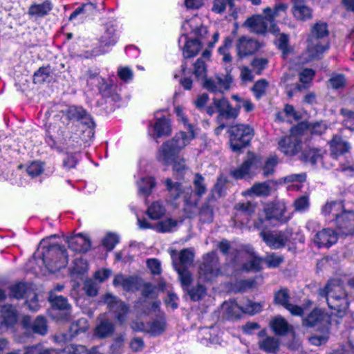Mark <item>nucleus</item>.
Here are the masks:
<instances>
[{"label":"nucleus","mask_w":354,"mask_h":354,"mask_svg":"<svg viewBox=\"0 0 354 354\" xmlns=\"http://www.w3.org/2000/svg\"><path fill=\"white\" fill-rule=\"evenodd\" d=\"M73 121H81L89 127L93 125L91 118L82 107L70 106L58 122L48 126L46 139L48 145L59 151L80 150L79 137L71 135L68 130L73 125Z\"/></svg>","instance_id":"f257e3e1"},{"label":"nucleus","mask_w":354,"mask_h":354,"mask_svg":"<svg viewBox=\"0 0 354 354\" xmlns=\"http://www.w3.org/2000/svg\"><path fill=\"white\" fill-rule=\"evenodd\" d=\"M319 295L324 297L328 307L335 310L333 314L339 317L345 315L348 308V301L343 284L339 280L329 281L325 288L319 290Z\"/></svg>","instance_id":"f03ea898"},{"label":"nucleus","mask_w":354,"mask_h":354,"mask_svg":"<svg viewBox=\"0 0 354 354\" xmlns=\"http://www.w3.org/2000/svg\"><path fill=\"white\" fill-rule=\"evenodd\" d=\"M328 35V26L326 23L317 22L313 26L308 39L307 49L304 54L303 62H308L321 57L329 47L327 40Z\"/></svg>","instance_id":"7ed1b4c3"},{"label":"nucleus","mask_w":354,"mask_h":354,"mask_svg":"<svg viewBox=\"0 0 354 354\" xmlns=\"http://www.w3.org/2000/svg\"><path fill=\"white\" fill-rule=\"evenodd\" d=\"M188 133L181 131L177 133L171 140L165 142L159 149L157 159L164 165H169L176 156L187 146L195 136L193 125H188Z\"/></svg>","instance_id":"20e7f679"},{"label":"nucleus","mask_w":354,"mask_h":354,"mask_svg":"<svg viewBox=\"0 0 354 354\" xmlns=\"http://www.w3.org/2000/svg\"><path fill=\"white\" fill-rule=\"evenodd\" d=\"M344 209L342 202L329 201L322 207L321 214L326 221L334 222L342 234L348 235L354 232V213H348L345 215L348 218L346 225L343 221L344 217L340 216Z\"/></svg>","instance_id":"39448f33"},{"label":"nucleus","mask_w":354,"mask_h":354,"mask_svg":"<svg viewBox=\"0 0 354 354\" xmlns=\"http://www.w3.org/2000/svg\"><path fill=\"white\" fill-rule=\"evenodd\" d=\"M46 241L43 239L40 244L46 248V250L43 253V261L48 269L54 272L65 268L68 264V259L64 247L58 244L46 246Z\"/></svg>","instance_id":"423d86ee"},{"label":"nucleus","mask_w":354,"mask_h":354,"mask_svg":"<svg viewBox=\"0 0 354 354\" xmlns=\"http://www.w3.org/2000/svg\"><path fill=\"white\" fill-rule=\"evenodd\" d=\"M230 147L233 151H238L249 145L254 136V129L248 124H236L229 130Z\"/></svg>","instance_id":"0eeeda50"},{"label":"nucleus","mask_w":354,"mask_h":354,"mask_svg":"<svg viewBox=\"0 0 354 354\" xmlns=\"http://www.w3.org/2000/svg\"><path fill=\"white\" fill-rule=\"evenodd\" d=\"M292 235L291 228H286L284 230L262 231L260 233L266 244L274 250L285 247L290 242Z\"/></svg>","instance_id":"6e6552de"},{"label":"nucleus","mask_w":354,"mask_h":354,"mask_svg":"<svg viewBox=\"0 0 354 354\" xmlns=\"http://www.w3.org/2000/svg\"><path fill=\"white\" fill-rule=\"evenodd\" d=\"M304 124H299L298 126L292 129L291 134L281 138L278 142V149L283 154L292 156L301 150V142L297 135L299 130L304 127Z\"/></svg>","instance_id":"1a4fd4ad"},{"label":"nucleus","mask_w":354,"mask_h":354,"mask_svg":"<svg viewBox=\"0 0 354 354\" xmlns=\"http://www.w3.org/2000/svg\"><path fill=\"white\" fill-rule=\"evenodd\" d=\"M233 82L230 71L226 70L225 73H219L214 77L206 79L203 86L209 92L223 94L230 90Z\"/></svg>","instance_id":"9d476101"},{"label":"nucleus","mask_w":354,"mask_h":354,"mask_svg":"<svg viewBox=\"0 0 354 354\" xmlns=\"http://www.w3.org/2000/svg\"><path fill=\"white\" fill-rule=\"evenodd\" d=\"M220 274L221 270L216 254L212 252L204 256L203 263L199 267V279L203 281H211Z\"/></svg>","instance_id":"9b49d317"},{"label":"nucleus","mask_w":354,"mask_h":354,"mask_svg":"<svg viewBox=\"0 0 354 354\" xmlns=\"http://www.w3.org/2000/svg\"><path fill=\"white\" fill-rule=\"evenodd\" d=\"M261 158L253 153H248L243 164L231 171V175L235 179L251 178L261 167Z\"/></svg>","instance_id":"f8f14e48"},{"label":"nucleus","mask_w":354,"mask_h":354,"mask_svg":"<svg viewBox=\"0 0 354 354\" xmlns=\"http://www.w3.org/2000/svg\"><path fill=\"white\" fill-rule=\"evenodd\" d=\"M261 262L262 259L255 254L253 249L250 248L247 251L239 252L233 264L236 269H239V265L241 264L242 270L257 272L261 269Z\"/></svg>","instance_id":"ddd939ff"},{"label":"nucleus","mask_w":354,"mask_h":354,"mask_svg":"<svg viewBox=\"0 0 354 354\" xmlns=\"http://www.w3.org/2000/svg\"><path fill=\"white\" fill-rule=\"evenodd\" d=\"M131 328L136 331H146L153 336H158L167 328V322L164 313L157 315L156 317L145 326L142 322H133Z\"/></svg>","instance_id":"4468645a"},{"label":"nucleus","mask_w":354,"mask_h":354,"mask_svg":"<svg viewBox=\"0 0 354 354\" xmlns=\"http://www.w3.org/2000/svg\"><path fill=\"white\" fill-rule=\"evenodd\" d=\"M286 203L283 201H274L265 204L263 211L266 219L277 221L284 223L290 219V216L286 214Z\"/></svg>","instance_id":"2eb2a0df"},{"label":"nucleus","mask_w":354,"mask_h":354,"mask_svg":"<svg viewBox=\"0 0 354 354\" xmlns=\"http://www.w3.org/2000/svg\"><path fill=\"white\" fill-rule=\"evenodd\" d=\"M116 41L117 35L115 33V29L113 26H109L106 28L104 32L101 36L100 46L93 49L91 52H86L84 55V57L88 59L103 55L108 52V49H106L105 48H109V46L115 45Z\"/></svg>","instance_id":"dca6fc26"},{"label":"nucleus","mask_w":354,"mask_h":354,"mask_svg":"<svg viewBox=\"0 0 354 354\" xmlns=\"http://www.w3.org/2000/svg\"><path fill=\"white\" fill-rule=\"evenodd\" d=\"M104 301L114 315L115 318L120 324L124 323L129 311V307L122 301L111 294H106L104 296Z\"/></svg>","instance_id":"f3484780"},{"label":"nucleus","mask_w":354,"mask_h":354,"mask_svg":"<svg viewBox=\"0 0 354 354\" xmlns=\"http://www.w3.org/2000/svg\"><path fill=\"white\" fill-rule=\"evenodd\" d=\"M288 8L287 3L279 2L274 6L273 9L269 7L263 9V15H266V20L269 21L270 32L273 34L279 32V28L275 21L276 19L283 17L286 15Z\"/></svg>","instance_id":"a211bd4d"},{"label":"nucleus","mask_w":354,"mask_h":354,"mask_svg":"<svg viewBox=\"0 0 354 354\" xmlns=\"http://www.w3.org/2000/svg\"><path fill=\"white\" fill-rule=\"evenodd\" d=\"M182 35L187 36L189 33L194 34L197 38H203L207 33V28L202 24L200 17L194 16L191 19L186 20L182 25Z\"/></svg>","instance_id":"6ab92c4d"},{"label":"nucleus","mask_w":354,"mask_h":354,"mask_svg":"<svg viewBox=\"0 0 354 354\" xmlns=\"http://www.w3.org/2000/svg\"><path fill=\"white\" fill-rule=\"evenodd\" d=\"M214 104L219 113L218 120H220L222 118L235 119L238 117L241 109V105L232 107L224 97L221 99L214 98Z\"/></svg>","instance_id":"aec40b11"},{"label":"nucleus","mask_w":354,"mask_h":354,"mask_svg":"<svg viewBox=\"0 0 354 354\" xmlns=\"http://www.w3.org/2000/svg\"><path fill=\"white\" fill-rule=\"evenodd\" d=\"M243 26L248 28L250 31L258 34L270 32L269 21L266 20V15H253L244 22Z\"/></svg>","instance_id":"412c9836"},{"label":"nucleus","mask_w":354,"mask_h":354,"mask_svg":"<svg viewBox=\"0 0 354 354\" xmlns=\"http://www.w3.org/2000/svg\"><path fill=\"white\" fill-rule=\"evenodd\" d=\"M313 241L318 248H328L337 242V234L332 229L324 228L316 233Z\"/></svg>","instance_id":"4be33fe9"},{"label":"nucleus","mask_w":354,"mask_h":354,"mask_svg":"<svg viewBox=\"0 0 354 354\" xmlns=\"http://www.w3.org/2000/svg\"><path fill=\"white\" fill-rule=\"evenodd\" d=\"M170 254L174 268H187L192 264L194 257V252L188 248L183 249L178 253L171 250Z\"/></svg>","instance_id":"5701e85b"},{"label":"nucleus","mask_w":354,"mask_h":354,"mask_svg":"<svg viewBox=\"0 0 354 354\" xmlns=\"http://www.w3.org/2000/svg\"><path fill=\"white\" fill-rule=\"evenodd\" d=\"M200 39L201 38H196L187 40V36H180L178 40V44L180 45L182 42L184 43L183 54L185 58L193 57L198 53L202 46V43L200 41Z\"/></svg>","instance_id":"b1692460"},{"label":"nucleus","mask_w":354,"mask_h":354,"mask_svg":"<svg viewBox=\"0 0 354 354\" xmlns=\"http://www.w3.org/2000/svg\"><path fill=\"white\" fill-rule=\"evenodd\" d=\"M239 0H214L212 10L217 14H223L227 12L233 18L237 17V7L236 2Z\"/></svg>","instance_id":"393cba45"},{"label":"nucleus","mask_w":354,"mask_h":354,"mask_svg":"<svg viewBox=\"0 0 354 354\" xmlns=\"http://www.w3.org/2000/svg\"><path fill=\"white\" fill-rule=\"evenodd\" d=\"M66 241L68 248L75 252H86L91 248L90 240L82 234L71 236Z\"/></svg>","instance_id":"a878e982"},{"label":"nucleus","mask_w":354,"mask_h":354,"mask_svg":"<svg viewBox=\"0 0 354 354\" xmlns=\"http://www.w3.org/2000/svg\"><path fill=\"white\" fill-rule=\"evenodd\" d=\"M289 295L287 290L282 289L278 291L274 296L276 303L284 306L292 315H301L304 310L301 307L288 303Z\"/></svg>","instance_id":"bb28decb"},{"label":"nucleus","mask_w":354,"mask_h":354,"mask_svg":"<svg viewBox=\"0 0 354 354\" xmlns=\"http://www.w3.org/2000/svg\"><path fill=\"white\" fill-rule=\"evenodd\" d=\"M237 55L239 57H243L254 53L257 49V43L247 37H241L239 39L236 45Z\"/></svg>","instance_id":"cd10ccee"},{"label":"nucleus","mask_w":354,"mask_h":354,"mask_svg":"<svg viewBox=\"0 0 354 354\" xmlns=\"http://www.w3.org/2000/svg\"><path fill=\"white\" fill-rule=\"evenodd\" d=\"M97 324L94 329V335L100 339H104L111 336L114 330V324L102 315L97 318Z\"/></svg>","instance_id":"c85d7f7f"},{"label":"nucleus","mask_w":354,"mask_h":354,"mask_svg":"<svg viewBox=\"0 0 354 354\" xmlns=\"http://www.w3.org/2000/svg\"><path fill=\"white\" fill-rule=\"evenodd\" d=\"M1 312L0 333H2L4 327L12 326L17 322V313L15 308L10 305L3 306Z\"/></svg>","instance_id":"c756f323"},{"label":"nucleus","mask_w":354,"mask_h":354,"mask_svg":"<svg viewBox=\"0 0 354 354\" xmlns=\"http://www.w3.org/2000/svg\"><path fill=\"white\" fill-rule=\"evenodd\" d=\"M53 8L52 2L45 0L41 3H33L28 8V14L32 17L43 18L48 15Z\"/></svg>","instance_id":"7c9ffc66"},{"label":"nucleus","mask_w":354,"mask_h":354,"mask_svg":"<svg viewBox=\"0 0 354 354\" xmlns=\"http://www.w3.org/2000/svg\"><path fill=\"white\" fill-rule=\"evenodd\" d=\"M113 283L115 286H122L126 291H134L140 286L137 277H125L121 274L115 277Z\"/></svg>","instance_id":"2f4dec72"},{"label":"nucleus","mask_w":354,"mask_h":354,"mask_svg":"<svg viewBox=\"0 0 354 354\" xmlns=\"http://www.w3.org/2000/svg\"><path fill=\"white\" fill-rule=\"evenodd\" d=\"M329 145L331 153L335 156L348 152L351 149L350 143L344 140L340 135H335L329 142Z\"/></svg>","instance_id":"473e14b6"},{"label":"nucleus","mask_w":354,"mask_h":354,"mask_svg":"<svg viewBox=\"0 0 354 354\" xmlns=\"http://www.w3.org/2000/svg\"><path fill=\"white\" fill-rule=\"evenodd\" d=\"M236 221H239L242 224H247L250 217L254 212L255 205L250 202L239 203L236 206Z\"/></svg>","instance_id":"72a5a7b5"},{"label":"nucleus","mask_w":354,"mask_h":354,"mask_svg":"<svg viewBox=\"0 0 354 354\" xmlns=\"http://www.w3.org/2000/svg\"><path fill=\"white\" fill-rule=\"evenodd\" d=\"M328 322V318L322 311L315 309L303 319V325L307 327H313L318 325L326 326Z\"/></svg>","instance_id":"f704fd0d"},{"label":"nucleus","mask_w":354,"mask_h":354,"mask_svg":"<svg viewBox=\"0 0 354 354\" xmlns=\"http://www.w3.org/2000/svg\"><path fill=\"white\" fill-rule=\"evenodd\" d=\"M324 153L325 151L321 149L306 147L302 151L301 160L305 162L315 165L322 159Z\"/></svg>","instance_id":"c9c22d12"},{"label":"nucleus","mask_w":354,"mask_h":354,"mask_svg":"<svg viewBox=\"0 0 354 354\" xmlns=\"http://www.w3.org/2000/svg\"><path fill=\"white\" fill-rule=\"evenodd\" d=\"M149 217L153 220H158L162 218L166 213V208L161 201L152 203L147 211Z\"/></svg>","instance_id":"e433bc0d"},{"label":"nucleus","mask_w":354,"mask_h":354,"mask_svg":"<svg viewBox=\"0 0 354 354\" xmlns=\"http://www.w3.org/2000/svg\"><path fill=\"white\" fill-rule=\"evenodd\" d=\"M154 136L161 137L167 136L171 133V126L169 120L165 118L158 119L153 126Z\"/></svg>","instance_id":"4c0bfd02"},{"label":"nucleus","mask_w":354,"mask_h":354,"mask_svg":"<svg viewBox=\"0 0 354 354\" xmlns=\"http://www.w3.org/2000/svg\"><path fill=\"white\" fill-rule=\"evenodd\" d=\"M223 308L226 310L229 317L238 318L242 313H244L243 306H239L235 301L224 302Z\"/></svg>","instance_id":"58836bf2"},{"label":"nucleus","mask_w":354,"mask_h":354,"mask_svg":"<svg viewBox=\"0 0 354 354\" xmlns=\"http://www.w3.org/2000/svg\"><path fill=\"white\" fill-rule=\"evenodd\" d=\"M270 326L277 335H285L290 329L288 322L281 317H275L271 322Z\"/></svg>","instance_id":"ea45409f"},{"label":"nucleus","mask_w":354,"mask_h":354,"mask_svg":"<svg viewBox=\"0 0 354 354\" xmlns=\"http://www.w3.org/2000/svg\"><path fill=\"white\" fill-rule=\"evenodd\" d=\"M293 78L292 74H285L281 77V82L285 84L286 91L288 97H292L297 91H301L304 86L298 83L289 84L288 82Z\"/></svg>","instance_id":"a19ab883"},{"label":"nucleus","mask_w":354,"mask_h":354,"mask_svg":"<svg viewBox=\"0 0 354 354\" xmlns=\"http://www.w3.org/2000/svg\"><path fill=\"white\" fill-rule=\"evenodd\" d=\"M292 12L294 16L300 20H307L312 17L310 9L308 7L297 1L295 3Z\"/></svg>","instance_id":"79ce46f5"},{"label":"nucleus","mask_w":354,"mask_h":354,"mask_svg":"<svg viewBox=\"0 0 354 354\" xmlns=\"http://www.w3.org/2000/svg\"><path fill=\"white\" fill-rule=\"evenodd\" d=\"M156 185L155 180L151 177H145L138 182V191L140 194L149 196Z\"/></svg>","instance_id":"37998d69"},{"label":"nucleus","mask_w":354,"mask_h":354,"mask_svg":"<svg viewBox=\"0 0 354 354\" xmlns=\"http://www.w3.org/2000/svg\"><path fill=\"white\" fill-rule=\"evenodd\" d=\"M259 347L266 353H276L279 348V340L268 337L259 342Z\"/></svg>","instance_id":"c03bdc74"},{"label":"nucleus","mask_w":354,"mask_h":354,"mask_svg":"<svg viewBox=\"0 0 354 354\" xmlns=\"http://www.w3.org/2000/svg\"><path fill=\"white\" fill-rule=\"evenodd\" d=\"M48 300L54 308L59 310H68L71 307L66 298L62 296H57L53 292H50Z\"/></svg>","instance_id":"a18cd8bd"},{"label":"nucleus","mask_w":354,"mask_h":354,"mask_svg":"<svg viewBox=\"0 0 354 354\" xmlns=\"http://www.w3.org/2000/svg\"><path fill=\"white\" fill-rule=\"evenodd\" d=\"M88 328V324L85 318H81L73 323L70 326V337H74L80 333H84Z\"/></svg>","instance_id":"49530a36"},{"label":"nucleus","mask_w":354,"mask_h":354,"mask_svg":"<svg viewBox=\"0 0 354 354\" xmlns=\"http://www.w3.org/2000/svg\"><path fill=\"white\" fill-rule=\"evenodd\" d=\"M88 83L91 85H96L99 91L102 94H105L108 92L111 87V84L109 82L97 75L90 76L88 80Z\"/></svg>","instance_id":"de8ad7c7"},{"label":"nucleus","mask_w":354,"mask_h":354,"mask_svg":"<svg viewBox=\"0 0 354 354\" xmlns=\"http://www.w3.org/2000/svg\"><path fill=\"white\" fill-rule=\"evenodd\" d=\"M88 270V264L86 260L82 257L76 258L73 261L71 268V274L76 275H83L87 272Z\"/></svg>","instance_id":"09e8293b"},{"label":"nucleus","mask_w":354,"mask_h":354,"mask_svg":"<svg viewBox=\"0 0 354 354\" xmlns=\"http://www.w3.org/2000/svg\"><path fill=\"white\" fill-rule=\"evenodd\" d=\"M178 222L172 218H167L156 225V230L158 232H169L176 228Z\"/></svg>","instance_id":"8fccbe9b"},{"label":"nucleus","mask_w":354,"mask_h":354,"mask_svg":"<svg viewBox=\"0 0 354 354\" xmlns=\"http://www.w3.org/2000/svg\"><path fill=\"white\" fill-rule=\"evenodd\" d=\"M177 271L181 285L184 290H188L189 287L192 281V276L189 271L185 268H175Z\"/></svg>","instance_id":"3c124183"},{"label":"nucleus","mask_w":354,"mask_h":354,"mask_svg":"<svg viewBox=\"0 0 354 354\" xmlns=\"http://www.w3.org/2000/svg\"><path fill=\"white\" fill-rule=\"evenodd\" d=\"M341 115L344 117L343 125L351 131H354V111L347 109L340 110Z\"/></svg>","instance_id":"603ef678"},{"label":"nucleus","mask_w":354,"mask_h":354,"mask_svg":"<svg viewBox=\"0 0 354 354\" xmlns=\"http://www.w3.org/2000/svg\"><path fill=\"white\" fill-rule=\"evenodd\" d=\"M232 44V39L227 37L225 39L223 44L218 48L219 54L223 55L222 60L225 63H230L232 61V56L230 55L229 49Z\"/></svg>","instance_id":"864d4df0"},{"label":"nucleus","mask_w":354,"mask_h":354,"mask_svg":"<svg viewBox=\"0 0 354 354\" xmlns=\"http://www.w3.org/2000/svg\"><path fill=\"white\" fill-rule=\"evenodd\" d=\"M31 328L34 333L44 335L48 330L46 319L41 316L37 317L32 323Z\"/></svg>","instance_id":"5fc2aeb1"},{"label":"nucleus","mask_w":354,"mask_h":354,"mask_svg":"<svg viewBox=\"0 0 354 354\" xmlns=\"http://www.w3.org/2000/svg\"><path fill=\"white\" fill-rule=\"evenodd\" d=\"M165 183L168 191L174 199L178 198L182 194H183V187L180 183H173L171 180L169 178L166 180ZM185 189V187L183 186V190Z\"/></svg>","instance_id":"6e6d98bb"},{"label":"nucleus","mask_w":354,"mask_h":354,"mask_svg":"<svg viewBox=\"0 0 354 354\" xmlns=\"http://www.w3.org/2000/svg\"><path fill=\"white\" fill-rule=\"evenodd\" d=\"M270 188L266 183H260L254 184L248 193L258 196H267L270 194Z\"/></svg>","instance_id":"4d7b16f0"},{"label":"nucleus","mask_w":354,"mask_h":354,"mask_svg":"<svg viewBox=\"0 0 354 354\" xmlns=\"http://www.w3.org/2000/svg\"><path fill=\"white\" fill-rule=\"evenodd\" d=\"M269 83L264 79L258 80L253 86L252 90L257 99H260L266 94Z\"/></svg>","instance_id":"13d9d810"},{"label":"nucleus","mask_w":354,"mask_h":354,"mask_svg":"<svg viewBox=\"0 0 354 354\" xmlns=\"http://www.w3.org/2000/svg\"><path fill=\"white\" fill-rule=\"evenodd\" d=\"M193 183L194 186V192L197 196H201L205 193L206 185L205 183V179L201 175L196 174Z\"/></svg>","instance_id":"bf43d9fd"},{"label":"nucleus","mask_w":354,"mask_h":354,"mask_svg":"<svg viewBox=\"0 0 354 354\" xmlns=\"http://www.w3.org/2000/svg\"><path fill=\"white\" fill-rule=\"evenodd\" d=\"M264 261L268 268H274L278 267L283 261V257L281 255L272 253L266 255Z\"/></svg>","instance_id":"052dcab7"},{"label":"nucleus","mask_w":354,"mask_h":354,"mask_svg":"<svg viewBox=\"0 0 354 354\" xmlns=\"http://www.w3.org/2000/svg\"><path fill=\"white\" fill-rule=\"evenodd\" d=\"M194 73L197 78H203L206 76V64L201 58H198L194 64Z\"/></svg>","instance_id":"680f3d73"},{"label":"nucleus","mask_w":354,"mask_h":354,"mask_svg":"<svg viewBox=\"0 0 354 354\" xmlns=\"http://www.w3.org/2000/svg\"><path fill=\"white\" fill-rule=\"evenodd\" d=\"M188 292L192 300L198 301L205 295L206 289L203 286L198 284L196 287L188 290Z\"/></svg>","instance_id":"e2e57ef3"},{"label":"nucleus","mask_w":354,"mask_h":354,"mask_svg":"<svg viewBox=\"0 0 354 354\" xmlns=\"http://www.w3.org/2000/svg\"><path fill=\"white\" fill-rule=\"evenodd\" d=\"M295 209L297 212H305L310 206L309 198L307 196H301L294 202Z\"/></svg>","instance_id":"0e129e2a"},{"label":"nucleus","mask_w":354,"mask_h":354,"mask_svg":"<svg viewBox=\"0 0 354 354\" xmlns=\"http://www.w3.org/2000/svg\"><path fill=\"white\" fill-rule=\"evenodd\" d=\"M49 76V68L41 67L34 74V82L36 84L43 83L48 80Z\"/></svg>","instance_id":"69168bd1"},{"label":"nucleus","mask_w":354,"mask_h":354,"mask_svg":"<svg viewBox=\"0 0 354 354\" xmlns=\"http://www.w3.org/2000/svg\"><path fill=\"white\" fill-rule=\"evenodd\" d=\"M277 164V158L276 156H270L266 161L263 167V175L268 176L272 174L274 171V167Z\"/></svg>","instance_id":"338daca9"},{"label":"nucleus","mask_w":354,"mask_h":354,"mask_svg":"<svg viewBox=\"0 0 354 354\" xmlns=\"http://www.w3.org/2000/svg\"><path fill=\"white\" fill-rule=\"evenodd\" d=\"M329 83L333 88L338 89L346 85V80L343 75L335 74L330 78Z\"/></svg>","instance_id":"774afa93"}]
</instances>
